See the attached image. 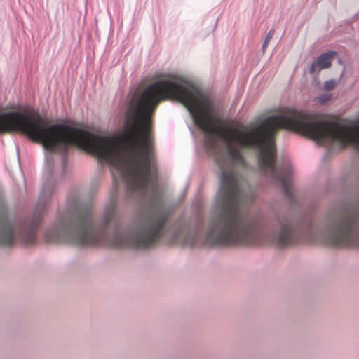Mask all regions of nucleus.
Segmentation results:
<instances>
[{
	"label": "nucleus",
	"instance_id": "nucleus-1",
	"mask_svg": "<svg viewBox=\"0 0 359 359\" xmlns=\"http://www.w3.org/2000/svg\"><path fill=\"white\" fill-rule=\"evenodd\" d=\"M20 131L41 142L49 151L65 152L75 146L91 154L101 162L112 163V136L102 137L63 123L49 124L39 114L19 111L0 113V133Z\"/></svg>",
	"mask_w": 359,
	"mask_h": 359
},
{
	"label": "nucleus",
	"instance_id": "nucleus-2",
	"mask_svg": "<svg viewBox=\"0 0 359 359\" xmlns=\"http://www.w3.org/2000/svg\"><path fill=\"white\" fill-rule=\"evenodd\" d=\"M93 203L76 198L68 202V209L57 219L56 229L46 235L48 243H67L80 247L110 244L107 229L112 221V207H107L97 226L92 222Z\"/></svg>",
	"mask_w": 359,
	"mask_h": 359
},
{
	"label": "nucleus",
	"instance_id": "nucleus-3",
	"mask_svg": "<svg viewBox=\"0 0 359 359\" xmlns=\"http://www.w3.org/2000/svg\"><path fill=\"white\" fill-rule=\"evenodd\" d=\"M40 200H42L41 198ZM45 203L41 201L37 204L36 209L34 213L32 220L29 224H21L16 230L11 224L6 215L3 213L0 217V245L6 247H11L14 241L15 237L20 238L27 245H32L36 241V232L44 212Z\"/></svg>",
	"mask_w": 359,
	"mask_h": 359
},
{
	"label": "nucleus",
	"instance_id": "nucleus-4",
	"mask_svg": "<svg viewBox=\"0 0 359 359\" xmlns=\"http://www.w3.org/2000/svg\"><path fill=\"white\" fill-rule=\"evenodd\" d=\"M169 213L162 210L149 216L133 236V243L137 248H147L155 243L163 236Z\"/></svg>",
	"mask_w": 359,
	"mask_h": 359
},
{
	"label": "nucleus",
	"instance_id": "nucleus-5",
	"mask_svg": "<svg viewBox=\"0 0 359 359\" xmlns=\"http://www.w3.org/2000/svg\"><path fill=\"white\" fill-rule=\"evenodd\" d=\"M280 231L274 235L270 243L279 248H286L301 243H313L316 239L310 235H301L297 228L289 220L279 219Z\"/></svg>",
	"mask_w": 359,
	"mask_h": 359
},
{
	"label": "nucleus",
	"instance_id": "nucleus-6",
	"mask_svg": "<svg viewBox=\"0 0 359 359\" xmlns=\"http://www.w3.org/2000/svg\"><path fill=\"white\" fill-rule=\"evenodd\" d=\"M336 54L337 53L334 51H329L321 54L317 60L311 64L309 68L310 74H314L316 67H318L320 70L329 68Z\"/></svg>",
	"mask_w": 359,
	"mask_h": 359
},
{
	"label": "nucleus",
	"instance_id": "nucleus-7",
	"mask_svg": "<svg viewBox=\"0 0 359 359\" xmlns=\"http://www.w3.org/2000/svg\"><path fill=\"white\" fill-rule=\"evenodd\" d=\"M118 235L116 231L114 229V247L116 245L123 246L127 244V241L125 237L121 238V241H118Z\"/></svg>",
	"mask_w": 359,
	"mask_h": 359
},
{
	"label": "nucleus",
	"instance_id": "nucleus-8",
	"mask_svg": "<svg viewBox=\"0 0 359 359\" xmlns=\"http://www.w3.org/2000/svg\"><path fill=\"white\" fill-rule=\"evenodd\" d=\"M273 34H274L273 30H270L267 33V34H266V36L265 37V39H264V41L263 42L262 47V51L264 53L265 52L266 48L268 47V46H269V43H270V41H271V39H272V37L273 36Z\"/></svg>",
	"mask_w": 359,
	"mask_h": 359
},
{
	"label": "nucleus",
	"instance_id": "nucleus-9",
	"mask_svg": "<svg viewBox=\"0 0 359 359\" xmlns=\"http://www.w3.org/2000/svg\"><path fill=\"white\" fill-rule=\"evenodd\" d=\"M205 147L211 150H215L216 149V141L213 137L208 138L205 142Z\"/></svg>",
	"mask_w": 359,
	"mask_h": 359
},
{
	"label": "nucleus",
	"instance_id": "nucleus-10",
	"mask_svg": "<svg viewBox=\"0 0 359 359\" xmlns=\"http://www.w3.org/2000/svg\"><path fill=\"white\" fill-rule=\"evenodd\" d=\"M332 99L330 94H323L318 97V100L320 104H325Z\"/></svg>",
	"mask_w": 359,
	"mask_h": 359
},
{
	"label": "nucleus",
	"instance_id": "nucleus-11",
	"mask_svg": "<svg viewBox=\"0 0 359 359\" xmlns=\"http://www.w3.org/2000/svg\"><path fill=\"white\" fill-rule=\"evenodd\" d=\"M336 83L334 80L327 81L324 83V88L325 90L330 91L335 88Z\"/></svg>",
	"mask_w": 359,
	"mask_h": 359
},
{
	"label": "nucleus",
	"instance_id": "nucleus-12",
	"mask_svg": "<svg viewBox=\"0 0 359 359\" xmlns=\"http://www.w3.org/2000/svg\"><path fill=\"white\" fill-rule=\"evenodd\" d=\"M195 236H188L184 241V244L192 246L195 245Z\"/></svg>",
	"mask_w": 359,
	"mask_h": 359
}]
</instances>
